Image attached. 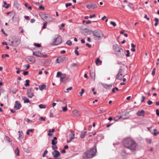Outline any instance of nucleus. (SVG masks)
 <instances>
[{"label":"nucleus","mask_w":159,"mask_h":159,"mask_svg":"<svg viewBox=\"0 0 159 159\" xmlns=\"http://www.w3.org/2000/svg\"><path fill=\"white\" fill-rule=\"evenodd\" d=\"M124 147L130 150L132 152L136 151L138 146L135 141L130 137H128L124 139L123 141Z\"/></svg>","instance_id":"nucleus-1"},{"label":"nucleus","mask_w":159,"mask_h":159,"mask_svg":"<svg viewBox=\"0 0 159 159\" xmlns=\"http://www.w3.org/2000/svg\"><path fill=\"white\" fill-rule=\"evenodd\" d=\"M96 152V149L95 148L88 150L83 153V158L84 159L92 158L95 156Z\"/></svg>","instance_id":"nucleus-2"},{"label":"nucleus","mask_w":159,"mask_h":159,"mask_svg":"<svg viewBox=\"0 0 159 159\" xmlns=\"http://www.w3.org/2000/svg\"><path fill=\"white\" fill-rule=\"evenodd\" d=\"M9 41L10 44L14 47L17 46L20 44V39L15 36L10 37Z\"/></svg>","instance_id":"nucleus-3"},{"label":"nucleus","mask_w":159,"mask_h":159,"mask_svg":"<svg viewBox=\"0 0 159 159\" xmlns=\"http://www.w3.org/2000/svg\"><path fill=\"white\" fill-rule=\"evenodd\" d=\"M113 48L115 54L119 57H121L124 55V51L122 49L116 44L113 46Z\"/></svg>","instance_id":"nucleus-4"},{"label":"nucleus","mask_w":159,"mask_h":159,"mask_svg":"<svg viewBox=\"0 0 159 159\" xmlns=\"http://www.w3.org/2000/svg\"><path fill=\"white\" fill-rule=\"evenodd\" d=\"M94 38L96 40H99L102 39L103 37V34L100 30H96L93 32Z\"/></svg>","instance_id":"nucleus-5"},{"label":"nucleus","mask_w":159,"mask_h":159,"mask_svg":"<svg viewBox=\"0 0 159 159\" xmlns=\"http://www.w3.org/2000/svg\"><path fill=\"white\" fill-rule=\"evenodd\" d=\"M62 41V39L61 37L57 35L56 38H55L53 40L52 45H58L61 44Z\"/></svg>","instance_id":"nucleus-6"},{"label":"nucleus","mask_w":159,"mask_h":159,"mask_svg":"<svg viewBox=\"0 0 159 159\" xmlns=\"http://www.w3.org/2000/svg\"><path fill=\"white\" fill-rule=\"evenodd\" d=\"M124 75L125 73L123 70L120 69L117 75L116 79L118 80H121L123 78Z\"/></svg>","instance_id":"nucleus-7"},{"label":"nucleus","mask_w":159,"mask_h":159,"mask_svg":"<svg viewBox=\"0 0 159 159\" xmlns=\"http://www.w3.org/2000/svg\"><path fill=\"white\" fill-rule=\"evenodd\" d=\"M86 7L89 9H94L98 7L97 5L93 3H90L86 6Z\"/></svg>","instance_id":"nucleus-8"},{"label":"nucleus","mask_w":159,"mask_h":159,"mask_svg":"<svg viewBox=\"0 0 159 159\" xmlns=\"http://www.w3.org/2000/svg\"><path fill=\"white\" fill-rule=\"evenodd\" d=\"M32 88H31L27 90V94L28 97L30 98H32L34 96V94L32 92Z\"/></svg>","instance_id":"nucleus-9"},{"label":"nucleus","mask_w":159,"mask_h":159,"mask_svg":"<svg viewBox=\"0 0 159 159\" xmlns=\"http://www.w3.org/2000/svg\"><path fill=\"white\" fill-rule=\"evenodd\" d=\"M72 112L75 116L78 117L80 116V111L76 109L74 110Z\"/></svg>","instance_id":"nucleus-10"},{"label":"nucleus","mask_w":159,"mask_h":159,"mask_svg":"<svg viewBox=\"0 0 159 159\" xmlns=\"http://www.w3.org/2000/svg\"><path fill=\"white\" fill-rule=\"evenodd\" d=\"M52 154L54 158H57L60 155V153L58 151L55 150L52 153Z\"/></svg>","instance_id":"nucleus-11"},{"label":"nucleus","mask_w":159,"mask_h":159,"mask_svg":"<svg viewBox=\"0 0 159 159\" xmlns=\"http://www.w3.org/2000/svg\"><path fill=\"white\" fill-rule=\"evenodd\" d=\"M21 107V105L19 102L16 101L14 106L15 108L17 110L20 109Z\"/></svg>","instance_id":"nucleus-12"},{"label":"nucleus","mask_w":159,"mask_h":159,"mask_svg":"<svg viewBox=\"0 0 159 159\" xmlns=\"http://www.w3.org/2000/svg\"><path fill=\"white\" fill-rule=\"evenodd\" d=\"M137 115L139 116H145V111L143 110L139 111L137 113Z\"/></svg>","instance_id":"nucleus-13"},{"label":"nucleus","mask_w":159,"mask_h":159,"mask_svg":"<svg viewBox=\"0 0 159 159\" xmlns=\"http://www.w3.org/2000/svg\"><path fill=\"white\" fill-rule=\"evenodd\" d=\"M64 60V59L63 58L59 57L56 59V61L57 63H60L62 62Z\"/></svg>","instance_id":"nucleus-14"},{"label":"nucleus","mask_w":159,"mask_h":159,"mask_svg":"<svg viewBox=\"0 0 159 159\" xmlns=\"http://www.w3.org/2000/svg\"><path fill=\"white\" fill-rule=\"evenodd\" d=\"M57 139L56 137H54L53 139L52 140V145H56L57 143Z\"/></svg>","instance_id":"nucleus-15"},{"label":"nucleus","mask_w":159,"mask_h":159,"mask_svg":"<svg viewBox=\"0 0 159 159\" xmlns=\"http://www.w3.org/2000/svg\"><path fill=\"white\" fill-rule=\"evenodd\" d=\"M46 85L45 84H43L40 86H39V88L40 90H43V89H45Z\"/></svg>","instance_id":"nucleus-16"},{"label":"nucleus","mask_w":159,"mask_h":159,"mask_svg":"<svg viewBox=\"0 0 159 159\" xmlns=\"http://www.w3.org/2000/svg\"><path fill=\"white\" fill-rule=\"evenodd\" d=\"M22 98L23 100H24V102L25 103L29 102L30 101L25 96H23L22 97Z\"/></svg>","instance_id":"nucleus-17"},{"label":"nucleus","mask_w":159,"mask_h":159,"mask_svg":"<svg viewBox=\"0 0 159 159\" xmlns=\"http://www.w3.org/2000/svg\"><path fill=\"white\" fill-rule=\"evenodd\" d=\"M70 138L69 140H67V142L68 143L70 142L72 140L75 138V134H71V135H70Z\"/></svg>","instance_id":"nucleus-18"},{"label":"nucleus","mask_w":159,"mask_h":159,"mask_svg":"<svg viewBox=\"0 0 159 159\" xmlns=\"http://www.w3.org/2000/svg\"><path fill=\"white\" fill-rule=\"evenodd\" d=\"M4 5H2L3 7L7 9L10 6V5L9 4H7L6 1H4L3 2Z\"/></svg>","instance_id":"nucleus-19"},{"label":"nucleus","mask_w":159,"mask_h":159,"mask_svg":"<svg viewBox=\"0 0 159 159\" xmlns=\"http://www.w3.org/2000/svg\"><path fill=\"white\" fill-rule=\"evenodd\" d=\"M86 133V131H84L81 132L80 135V137L81 138L83 139Z\"/></svg>","instance_id":"nucleus-20"},{"label":"nucleus","mask_w":159,"mask_h":159,"mask_svg":"<svg viewBox=\"0 0 159 159\" xmlns=\"http://www.w3.org/2000/svg\"><path fill=\"white\" fill-rule=\"evenodd\" d=\"M121 118V116H116V117H115L114 119V120L115 121H118L119 120H120Z\"/></svg>","instance_id":"nucleus-21"},{"label":"nucleus","mask_w":159,"mask_h":159,"mask_svg":"<svg viewBox=\"0 0 159 159\" xmlns=\"http://www.w3.org/2000/svg\"><path fill=\"white\" fill-rule=\"evenodd\" d=\"M131 46L132 48L131 49V51L133 52H134L135 51V48L136 47V45L134 44L133 43H132L131 44Z\"/></svg>","instance_id":"nucleus-22"},{"label":"nucleus","mask_w":159,"mask_h":159,"mask_svg":"<svg viewBox=\"0 0 159 159\" xmlns=\"http://www.w3.org/2000/svg\"><path fill=\"white\" fill-rule=\"evenodd\" d=\"M28 60L31 62L34 63L35 61V59L33 57H31L28 59Z\"/></svg>","instance_id":"nucleus-23"},{"label":"nucleus","mask_w":159,"mask_h":159,"mask_svg":"<svg viewBox=\"0 0 159 159\" xmlns=\"http://www.w3.org/2000/svg\"><path fill=\"white\" fill-rule=\"evenodd\" d=\"M18 133L19 134V139H22L23 137L22 132L21 131H19L18 132Z\"/></svg>","instance_id":"nucleus-24"},{"label":"nucleus","mask_w":159,"mask_h":159,"mask_svg":"<svg viewBox=\"0 0 159 159\" xmlns=\"http://www.w3.org/2000/svg\"><path fill=\"white\" fill-rule=\"evenodd\" d=\"M15 152L17 156H19V150L18 148H17L15 151Z\"/></svg>","instance_id":"nucleus-25"},{"label":"nucleus","mask_w":159,"mask_h":159,"mask_svg":"<svg viewBox=\"0 0 159 159\" xmlns=\"http://www.w3.org/2000/svg\"><path fill=\"white\" fill-rule=\"evenodd\" d=\"M154 20L155 21V23L154 24V25L156 26L157 25L158 23L159 20L157 18H155Z\"/></svg>","instance_id":"nucleus-26"},{"label":"nucleus","mask_w":159,"mask_h":159,"mask_svg":"<svg viewBox=\"0 0 159 159\" xmlns=\"http://www.w3.org/2000/svg\"><path fill=\"white\" fill-rule=\"evenodd\" d=\"M90 75L92 79L94 80H95V74L94 73H91Z\"/></svg>","instance_id":"nucleus-27"},{"label":"nucleus","mask_w":159,"mask_h":159,"mask_svg":"<svg viewBox=\"0 0 159 159\" xmlns=\"http://www.w3.org/2000/svg\"><path fill=\"white\" fill-rule=\"evenodd\" d=\"M39 107L41 109L45 108L46 107V106L44 105L41 104L39 105Z\"/></svg>","instance_id":"nucleus-28"},{"label":"nucleus","mask_w":159,"mask_h":159,"mask_svg":"<svg viewBox=\"0 0 159 159\" xmlns=\"http://www.w3.org/2000/svg\"><path fill=\"white\" fill-rule=\"evenodd\" d=\"M102 61L99 58H97L96 61V64L97 65L98 63L101 64Z\"/></svg>","instance_id":"nucleus-29"},{"label":"nucleus","mask_w":159,"mask_h":159,"mask_svg":"<svg viewBox=\"0 0 159 159\" xmlns=\"http://www.w3.org/2000/svg\"><path fill=\"white\" fill-rule=\"evenodd\" d=\"M47 24V22L46 21L45 22L43 23V29H45L46 28Z\"/></svg>","instance_id":"nucleus-30"},{"label":"nucleus","mask_w":159,"mask_h":159,"mask_svg":"<svg viewBox=\"0 0 159 159\" xmlns=\"http://www.w3.org/2000/svg\"><path fill=\"white\" fill-rule=\"evenodd\" d=\"M26 83L25 84V86H28L29 85L30 80H26L25 81Z\"/></svg>","instance_id":"nucleus-31"},{"label":"nucleus","mask_w":159,"mask_h":159,"mask_svg":"<svg viewBox=\"0 0 159 159\" xmlns=\"http://www.w3.org/2000/svg\"><path fill=\"white\" fill-rule=\"evenodd\" d=\"M66 44L70 46L72 44V42L70 40H68L67 41Z\"/></svg>","instance_id":"nucleus-32"},{"label":"nucleus","mask_w":159,"mask_h":159,"mask_svg":"<svg viewBox=\"0 0 159 159\" xmlns=\"http://www.w3.org/2000/svg\"><path fill=\"white\" fill-rule=\"evenodd\" d=\"M41 53H35L34 52H33V55H35L37 57H41Z\"/></svg>","instance_id":"nucleus-33"},{"label":"nucleus","mask_w":159,"mask_h":159,"mask_svg":"<svg viewBox=\"0 0 159 159\" xmlns=\"http://www.w3.org/2000/svg\"><path fill=\"white\" fill-rule=\"evenodd\" d=\"M153 131H154L153 134L154 136H156L159 133L158 132H156L157 130L155 129H153Z\"/></svg>","instance_id":"nucleus-34"},{"label":"nucleus","mask_w":159,"mask_h":159,"mask_svg":"<svg viewBox=\"0 0 159 159\" xmlns=\"http://www.w3.org/2000/svg\"><path fill=\"white\" fill-rule=\"evenodd\" d=\"M62 110L63 111L65 112V111H66L67 110V105H66V106L65 107H62Z\"/></svg>","instance_id":"nucleus-35"},{"label":"nucleus","mask_w":159,"mask_h":159,"mask_svg":"<svg viewBox=\"0 0 159 159\" xmlns=\"http://www.w3.org/2000/svg\"><path fill=\"white\" fill-rule=\"evenodd\" d=\"M72 89V88L71 87H69V88H68L66 89V91H65V92L66 93H68L69 92V90H71Z\"/></svg>","instance_id":"nucleus-36"},{"label":"nucleus","mask_w":159,"mask_h":159,"mask_svg":"<svg viewBox=\"0 0 159 159\" xmlns=\"http://www.w3.org/2000/svg\"><path fill=\"white\" fill-rule=\"evenodd\" d=\"M53 18L52 17L50 16L49 17L48 19L47 20L48 22H51L53 21Z\"/></svg>","instance_id":"nucleus-37"},{"label":"nucleus","mask_w":159,"mask_h":159,"mask_svg":"<svg viewBox=\"0 0 159 159\" xmlns=\"http://www.w3.org/2000/svg\"><path fill=\"white\" fill-rule=\"evenodd\" d=\"M52 148L53 150H55L56 149H57V147L56 145H53V146H52Z\"/></svg>","instance_id":"nucleus-38"},{"label":"nucleus","mask_w":159,"mask_h":159,"mask_svg":"<svg viewBox=\"0 0 159 159\" xmlns=\"http://www.w3.org/2000/svg\"><path fill=\"white\" fill-rule=\"evenodd\" d=\"M110 24L112 25L114 27H115L116 25V24L113 21H111Z\"/></svg>","instance_id":"nucleus-39"},{"label":"nucleus","mask_w":159,"mask_h":159,"mask_svg":"<svg viewBox=\"0 0 159 159\" xmlns=\"http://www.w3.org/2000/svg\"><path fill=\"white\" fill-rule=\"evenodd\" d=\"M48 151L47 150H46L43 154V157H45L46 156V154L48 153Z\"/></svg>","instance_id":"nucleus-40"},{"label":"nucleus","mask_w":159,"mask_h":159,"mask_svg":"<svg viewBox=\"0 0 159 159\" xmlns=\"http://www.w3.org/2000/svg\"><path fill=\"white\" fill-rule=\"evenodd\" d=\"M84 92V89H82L81 90V92L80 93V96H82L83 95V94Z\"/></svg>","instance_id":"nucleus-41"},{"label":"nucleus","mask_w":159,"mask_h":159,"mask_svg":"<svg viewBox=\"0 0 159 159\" xmlns=\"http://www.w3.org/2000/svg\"><path fill=\"white\" fill-rule=\"evenodd\" d=\"M5 138H6V139L9 142H11V140L8 136H6Z\"/></svg>","instance_id":"nucleus-42"},{"label":"nucleus","mask_w":159,"mask_h":159,"mask_svg":"<svg viewBox=\"0 0 159 159\" xmlns=\"http://www.w3.org/2000/svg\"><path fill=\"white\" fill-rule=\"evenodd\" d=\"M128 7L130 8L131 9H132L134 8V6L131 3H129L128 4Z\"/></svg>","instance_id":"nucleus-43"},{"label":"nucleus","mask_w":159,"mask_h":159,"mask_svg":"<svg viewBox=\"0 0 159 159\" xmlns=\"http://www.w3.org/2000/svg\"><path fill=\"white\" fill-rule=\"evenodd\" d=\"M34 45L35 46H36L37 47H41V45L40 44H38L36 43H34Z\"/></svg>","instance_id":"nucleus-44"},{"label":"nucleus","mask_w":159,"mask_h":159,"mask_svg":"<svg viewBox=\"0 0 159 159\" xmlns=\"http://www.w3.org/2000/svg\"><path fill=\"white\" fill-rule=\"evenodd\" d=\"M72 67H76L78 66V64L77 63H74L71 65Z\"/></svg>","instance_id":"nucleus-45"},{"label":"nucleus","mask_w":159,"mask_h":159,"mask_svg":"<svg viewBox=\"0 0 159 159\" xmlns=\"http://www.w3.org/2000/svg\"><path fill=\"white\" fill-rule=\"evenodd\" d=\"M61 73L60 72H58L57 73V77H59L60 76H61Z\"/></svg>","instance_id":"nucleus-46"},{"label":"nucleus","mask_w":159,"mask_h":159,"mask_svg":"<svg viewBox=\"0 0 159 159\" xmlns=\"http://www.w3.org/2000/svg\"><path fill=\"white\" fill-rule=\"evenodd\" d=\"M66 7H68L69 6H70L72 5V4L71 3H67L66 4Z\"/></svg>","instance_id":"nucleus-47"},{"label":"nucleus","mask_w":159,"mask_h":159,"mask_svg":"<svg viewBox=\"0 0 159 159\" xmlns=\"http://www.w3.org/2000/svg\"><path fill=\"white\" fill-rule=\"evenodd\" d=\"M51 129H50L49 130L48 133V135L49 136H51L52 135V134L51 133Z\"/></svg>","instance_id":"nucleus-48"},{"label":"nucleus","mask_w":159,"mask_h":159,"mask_svg":"<svg viewBox=\"0 0 159 159\" xmlns=\"http://www.w3.org/2000/svg\"><path fill=\"white\" fill-rule=\"evenodd\" d=\"M141 98H142V100H141V102H144V100L145 99V97L144 96H142Z\"/></svg>","instance_id":"nucleus-49"},{"label":"nucleus","mask_w":159,"mask_h":159,"mask_svg":"<svg viewBox=\"0 0 159 159\" xmlns=\"http://www.w3.org/2000/svg\"><path fill=\"white\" fill-rule=\"evenodd\" d=\"M127 54L126 55L127 57H129V50L126 51Z\"/></svg>","instance_id":"nucleus-50"},{"label":"nucleus","mask_w":159,"mask_h":159,"mask_svg":"<svg viewBox=\"0 0 159 159\" xmlns=\"http://www.w3.org/2000/svg\"><path fill=\"white\" fill-rule=\"evenodd\" d=\"M9 57V55L8 54H5V55H2V58H5V57Z\"/></svg>","instance_id":"nucleus-51"},{"label":"nucleus","mask_w":159,"mask_h":159,"mask_svg":"<svg viewBox=\"0 0 159 159\" xmlns=\"http://www.w3.org/2000/svg\"><path fill=\"white\" fill-rule=\"evenodd\" d=\"M155 68H154L152 72V74L153 75H155Z\"/></svg>","instance_id":"nucleus-52"},{"label":"nucleus","mask_w":159,"mask_h":159,"mask_svg":"<svg viewBox=\"0 0 159 159\" xmlns=\"http://www.w3.org/2000/svg\"><path fill=\"white\" fill-rule=\"evenodd\" d=\"M152 142V140L151 139H147V142L148 143H151Z\"/></svg>","instance_id":"nucleus-53"},{"label":"nucleus","mask_w":159,"mask_h":159,"mask_svg":"<svg viewBox=\"0 0 159 159\" xmlns=\"http://www.w3.org/2000/svg\"><path fill=\"white\" fill-rule=\"evenodd\" d=\"M24 66L26 68V69H29L30 67V66L28 64L25 65Z\"/></svg>","instance_id":"nucleus-54"},{"label":"nucleus","mask_w":159,"mask_h":159,"mask_svg":"<svg viewBox=\"0 0 159 159\" xmlns=\"http://www.w3.org/2000/svg\"><path fill=\"white\" fill-rule=\"evenodd\" d=\"M147 102L148 104L149 105H151L152 103V102L151 100H149Z\"/></svg>","instance_id":"nucleus-55"},{"label":"nucleus","mask_w":159,"mask_h":159,"mask_svg":"<svg viewBox=\"0 0 159 159\" xmlns=\"http://www.w3.org/2000/svg\"><path fill=\"white\" fill-rule=\"evenodd\" d=\"M29 72L27 71H25L23 72V74L24 75H28Z\"/></svg>","instance_id":"nucleus-56"},{"label":"nucleus","mask_w":159,"mask_h":159,"mask_svg":"<svg viewBox=\"0 0 159 159\" xmlns=\"http://www.w3.org/2000/svg\"><path fill=\"white\" fill-rule=\"evenodd\" d=\"M75 53L77 55V56H79V53L78 52V51L77 50H75Z\"/></svg>","instance_id":"nucleus-57"},{"label":"nucleus","mask_w":159,"mask_h":159,"mask_svg":"<svg viewBox=\"0 0 159 159\" xmlns=\"http://www.w3.org/2000/svg\"><path fill=\"white\" fill-rule=\"evenodd\" d=\"M95 89L94 88H93L92 89V91L93 92V94L95 95L97 93L96 91H95Z\"/></svg>","instance_id":"nucleus-58"},{"label":"nucleus","mask_w":159,"mask_h":159,"mask_svg":"<svg viewBox=\"0 0 159 159\" xmlns=\"http://www.w3.org/2000/svg\"><path fill=\"white\" fill-rule=\"evenodd\" d=\"M41 57L43 58H47L48 56L47 55H43L41 54Z\"/></svg>","instance_id":"nucleus-59"},{"label":"nucleus","mask_w":159,"mask_h":159,"mask_svg":"<svg viewBox=\"0 0 159 159\" xmlns=\"http://www.w3.org/2000/svg\"><path fill=\"white\" fill-rule=\"evenodd\" d=\"M96 16V15L95 14H93V15H90L89 16V18H93V17H95Z\"/></svg>","instance_id":"nucleus-60"},{"label":"nucleus","mask_w":159,"mask_h":159,"mask_svg":"<svg viewBox=\"0 0 159 159\" xmlns=\"http://www.w3.org/2000/svg\"><path fill=\"white\" fill-rule=\"evenodd\" d=\"M26 121L28 123H30L32 122L31 120H30L28 118L26 119Z\"/></svg>","instance_id":"nucleus-61"},{"label":"nucleus","mask_w":159,"mask_h":159,"mask_svg":"<svg viewBox=\"0 0 159 159\" xmlns=\"http://www.w3.org/2000/svg\"><path fill=\"white\" fill-rule=\"evenodd\" d=\"M2 32L6 36H7V34L5 33V31H4V30L3 29H2L1 30Z\"/></svg>","instance_id":"nucleus-62"},{"label":"nucleus","mask_w":159,"mask_h":159,"mask_svg":"<svg viewBox=\"0 0 159 159\" xmlns=\"http://www.w3.org/2000/svg\"><path fill=\"white\" fill-rule=\"evenodd\" d=\"M65 77L64 76H61V79H60V81H63V79Z\"/></svg>","instance_id":"nucleus-63"},{"label":"nucleus","mask_w":159,"mask_h":159,"mask_svg":"<svg viewBox=\"0 0 159 159\" xmlns=\"http://www.w3.org/2000/svg\"><path fill=\"white\" fill-rule=\"evenodd\" d=\"M156 114L158 116H159V110L157 109L156 111Z\"/></svg>","instance_id":"nucleus-64"}]
</instances>
